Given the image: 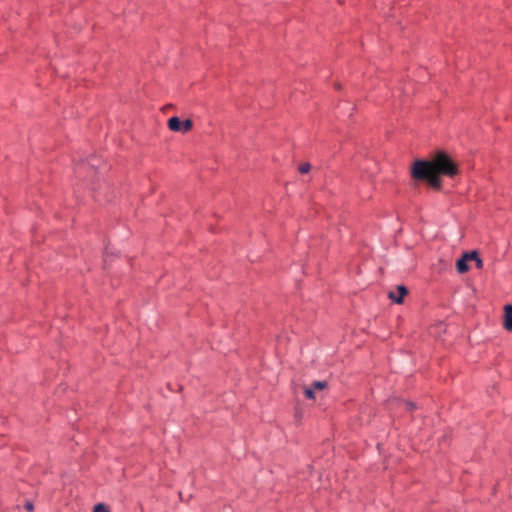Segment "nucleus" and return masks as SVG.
Wrapping results in <instances>:
<instances>
[{
	"label": "nucleus",
	"mask_w": 512,
	"mask_h": 512,
	"mask_svg": "<svg viewBox=\"0 0 512 512\" xmlns=\"http://www.w3.org/2000/svg\"><path fill=\"white\" fill-rule=\"evenodd\" d=\"M459 173L457 164L445 152H437L430 160H416L411 167V176L426 181L435 190H441V176L454 177Z\"/></svg>",
	"instance_id": "obj_1"
},
{
	"label": "nucleus",
	"mask_w": 512,
	"mask_h": 512,
	"mask_svg": "<svg viewBox=\"0 0 512 512\" xmlns=\"http://www.w3.org/2000/svg\"><path fill=\"white\" fill-rule=\"evenodd\" d=\"M167 126L173 132H180L184 134L192 129L193 122L190 119L181 121L180 118L174 116L168 120Z\"/></svg>",
	"instance_id": "obj_2"
},
{
	"label": "nucleus",
	"mask_w": 512,
	"mask_h": 512,
	"mask_svg": "<svg viewBox=\"0 0 512 512\" xmlns=\"http://www.w3.org/2000/svg\"><path fill=\"white\" fill-rule=\"evenodd\" d=\"M477 252L471 251L464 253L461 258H459L456 262V269L459 273H466L469 270L468 262L472 261L473 258H476Z\"/></svg>",
	"instance_id": "obj_3"
},
{
	"label": "nucleus",
	"mask_w": 512,
	"mask_h": 512,
	"mask_svg": "<svg viewBox=\"0 0 512 512\" xmlns=\"http://www.w3.org/2000/svg\"><path fill=\"white\" fill-rule=\"evenodd\" d=\"M407 294H408L407 288L403 285H399L396 287L395 290H391L388 293V297L395 303L401 304V303H403V299Z\"/></svg>",
	"instance_id": "obj_4"
},
{
	"label": "nucleus",
	"mask_w": 512,
	"mask_h": 512,
	"mask_svg": "<svg viewBox=\"0 0 512 512\" xmlns=\"http://www.w3.org/2000/svg\"><path fill=\"white\" fill-rule=\"evenodd\" d=\"M503 326L507 331H512V305L508 304L504 307Z\"/></svg>",
	"instance_id": "obj_5"
},
{
	"label": "nucleus",
	"mask_w": 512,
	"mask_h": 512,
	"mask_svg": "<svg viewBox=\"0 0 512 512\" xmlns=\"http://www.w3.org/2000/svg\"><path fill=\"white\" fill-rule=\"evenodd\" d=\"M314 390H323L327 387L326 381H315L312 386Z\"/></svg>",
	"instance_id": "obj_6"
},
{
	"label": "nucleus",
	"mask_w": 512,
	"mask_h": 512,
	"mask_svg": "<svg viewBox=\"0 0 512 512\" xmlns=\"http://www.w3.org/2000/svg\"><path fill=\"white\" fill-rule=\"evenodd\" d=\"M304 394L308 399H311V400L315 399V390L312 387H305Z\"/></svg>",
	"instance_id": "obj_7"
},
{
	"label": "nucleus",
	"mask_w": 512,
	"mask_h": 512,
	"mask_svg": "<svg viewBox=\"0 0 512 512\" xmlns=\"http://www.w3.org/2000/svg\"><path fill=\"white\" fill-rule=\"evenodd\" d=\"M310 169H311V165L309 163H302L299 166V172L302 174L308 173L310 171Z\"/></svg>",
	"instance_id": "obj_8"
},
{
	"label": "nucleus",
	"mask_w": 512,
	"mask_h": 512,
	"mask_svg": "<svg viewBox=\"0 0 512 512\" xmlns=\"http://www.w3.org/2000/svg\"><path fill=\"white\" fill-rule=\"evenodd\" d=\"M94 512H110L104 504H97L94 507Z\"/></svg>",
	"instance_id": "obj_9"
},
{
	"label": "nucleus",
	"mask_w": 512,
	"mask_h": 512,
	"mask_svg": "<svg viewBox=\"0 0 512 512\" xmlns=\"http://www.w3.org/2000/svg\"><path fill=\"white\" fill-rule=\"evenodd\" d=\"M472 261H475V265L478 269H481L483 267V261L479 256L477 255L476 258H473Z\"/></svg>",
	"instance_id": "obj_10"
},
{
	"label": "nucleus",
	"mask_w": 512,
	"mask_h": 512,
	"mask_svg": "<svg viewBox=\"0 0 512 512\" xmlns=\"http://www.w3.org/2000/svg\"><path fill=\"white\" fill-rule=\"evenodd\" d=\"M401 404H403L408 410H413L415 408V405L412 402H402Z\"/></svg>",
	"instance_id": "obj_11"
},
{
	"label": "nucleus",
	"mask_w": 512,
	"mask_h": 512,
	"mask_svg": "<svg viewBox=\"0 0 512 512\" xmlns=\"http://www.w3.org/2000/svg\"><path fill=\"white\" fill-rule=\"evenodd\" d=\"M25 509L28 511V512H31L32 511V502H26L25 505H24Z\"/></svg>",
	"instance_id": "obj_12"
}]
</instances>
